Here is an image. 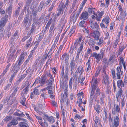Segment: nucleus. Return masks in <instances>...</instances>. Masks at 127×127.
I'll return each instance as SVG.
<instances>
[{
	"mask_svg": "<svg viewBox=\"0 0 127 127\" xmlns=\"http://www.w3.org/2000/svg\"><path fill=\"white\" fill-rule=\"evenodd\" d=\"M69 0H66L65 4L64 5V3L62 2L60 4L57 8L58 12L57 14L55 15V17L56 16L58 17L60 15L61 12H62V13H63L64 11V10H66L67 8Z\"/></svg>",
	"mask_w": 127,
	"mask_h": 127,
	"instance_id": "f257e3e1",
	"label": "nucleus"
},
{
	"mask_svg": "<svg viewBox=\"0 0 127 127\" xmlns=\"http://www.w3.org/2000/svg\"><path fill=\"white\" fill-rule=\"evenodd\" d=\"M102 73L103 80H102V83L103 84L108 85L109 84V78L108 75L106 73L105 69L103 68L102 69Z\"/></svg>",
	"mask_w": 127,
	"mask_h": 127,
	"instance_id": "f03ea898",
	"label": "nucleus"
},
{
	"mask_svg": "<svg viewBox=\"0 0 127 127\" xmlns=\"http://www.w3.org/2000/svg\"><path fill=\"white\" fill-rule=\"evenodd\" d=\"M98 82L97 78H93L92 79L91 82V87H92V91L91 94V96H93L95 93V90L96 84Z\"/></svg>",
	"mask_w": 127,
	"mask_h": 127,
	"instance_id": "7ed1b4c3",
	"label": "nucleus"
},
{
	"mask_svg": "<svg viewBox=\"0 0 127 127\" xmlns=\"http://www.w3.org/2000/svg\"><path fill=\"white\" fill-rule=\"evenodd\" d=\"M24 57L23 55H20L17 61L13 66L14 69H16L19 70L20 68V65L23 62Z\"/></svg>",
	"mask_w": 127,
	"mask_h": 127,
	"instance_id": "20e7f679",
	"label": "nucleus"
},
{
	"mask_svg": "<svg viewBox=\"0 0 127 127\" xmlns=\"http://www.w3.org/2000/svg\"><path fill=\"white\" fill-rule=\"evenodd\" d=\"M100 89L99 88H97L95 94V96L96 97L99 96V97L100 101L102 103H104V100L105 97V95L103 93H101L100 91Z\"/></svg>",
	"mask_w": 127,
	"mask_h": 127,
	"instance_id": "39448f33",
	"label": "nucleus"
},
{
	"mask_svg": "<svg viewBox=\"0 0 127 127\" xmlns=\"http://www.w3.org/2000/svg\"><path fill=\"white\" fill-rule=\"evenodd\" d=\"M104 53L103 51L102 50L101 51V54H97L95 52H93L91 56L95 57L98 61H99L103 58Z\"/></svg>",
	"mask_w": 127,
	"mask_h": 127,
	"instance_id": "423d86ee",
	"label": "nucleus"
},
{
	"mask_svg": "<svg viewBox=\"0 0 127 127\" xmlns=\"http://www.w3.org/2000/svg\"><path fill=\"white\" fill-rule=\"evenodd\" d=\"M41 80H39V78H37L36 79L35 82H34L33 85L35 83L37 80H39V83H40L41 86H42L45 83H47V80L46 78L45 75H43L41 77Z\"/></svg>",
	"mask_w": 127,
	"mask_h": 127,
	"instance_id": "0eeeda50",
	"label": "nucleus"
},
{
	"mask_svg": "<svg viewBox=\"0 0 127 127\" xmlns=\"http://www.w3.org/2000/svg\"><path fill=\"white\" fill-rule=\"evenodd\" d=\"M9 16L6 14L1 19L0 21V27H3L5 25L8 20Z\"/></svg>",
	"mask_w": 127,
	"mask_h": 127,
	"instance_id": "6e6552de",
	"label": "nucleus"
},
{
	"mask_svg": "<svg viewBox=\"0 0 127 127\" xmlns=\"http://www.w3.org/2000/svg\"><path fill=\"white\" fill-rule=\"evenodd\" d=\"M64 66H63L62 69V71L61 74V78H62V80L65 78V81L67 80L68 75V73H65V74L64 75Z\"/></svg>",
	"mask_w": 127,
	"mask_h": 127,
	"instance_id": "1a4fd4ad",
	"label": "nucleus"
},
{
	"mask_svg": "<svg viewBox=\"0 0 127 127\" xmlns=\"http://www.w3.org/2000/svg\"><path fill=\"white\" fill-rule=\"evenodd\" d=\"M119 120L118 117L117 116H116V118L114 120V123H112V126H111L110 127H118V126L119 125Z\"/></svg>",
	"mask_w": 127,
	"mask_h": 127,
	"instance_id": "9d476101",
	"label": "nucleus"
},
{
	"mask_svg": "<svg viewBox=\"0 0 127 127\" xmlns=\"http://www.w3.org/2000/svg\"><path fill=\"white\" fill-rule=\"evenodd\" d=\"M88 13L87 11H85L82 13L80 19H81L86 20L88 18Z\"/></svg>",
	"mask_w": 127,
	"mask_h": 127,
	"instance_id": "9b49d317",
	"label": "nucleus"
},
{
	"mask_svg": "<svg viewBox=\"0 0 127 127\" xmlns=\"http://www.w3.org/2000/svg\"><path fill=\"white\" fill-rule=\"evenodd\" d=\"M55 24L54 23L52 24L51 25L49 30L50 36H52L53 35L55 29Z\"/></svg>",
	"mask_w": 127,
	"mask_h": 127,
	"instance_id": "f8f14e48",
	"label": "nucleus"
},
{
	"mask_svg": "<svg viewBox=\"0 0 127 127\" xmlns=\"http://www.w3.org/2000/svg\"><path fill=\"white\" fill-rule=\"evenodd\" d=\"M125 84L122 80H119L117 82V86L120 89L124 87Z\"/></svg>",
	"mask_w": 127,
	"mask_h": 127,
	"instance_id": "ddd939ff",
	"label": "nucleus"
},
{
	"mask_svg": "<svg viewBox=\"0 0 127 127\" xmlns=\"http://www.w3.org/2000/svg\"><path fill=\"white\" fill-rule=\"evenodd\" d=\"M92 36H94V38L95 40H98L99 38V33L98 31H96L94 32L93 33L91 34Z\"/></svg>",
	"mask_w": 127,
	"mask_h": 127,
	"instance_id": "4468645a",
	"label": "nucleus"
},
{
	"mask_svg": "<svg viewBox=\"0 0 127 127\" xmlns=\"http://www.w3.org/2000/svg\"><path fill=\"white\" fill-rule=\"evenodd\" d=\"M12 5L11 4H10L6 10V13H8L10 16V15L12 13Z\"/></svg>",
	"mask_w": 127,
	"mask_h": 127,
	"instance_id": "2eb2a0df",
	"label": "nucleus"
},
{
	"mask_svg": "<svg viewBox=\"0 0 127 127\" xmlns=\"http://www.w3.org/2000/svg\"><path fill=\"white\" fill-rule=\"evenodd\" d=\"M19 88V87H18L17 86H14L12 88L13 90V92L10 96H12V97L16 95L17 91Z\"/></svg>",
	"mask_w": 127,
	"mask_h": 127,
	"instance_id": "dca6fc26",
	"label": "nucleus"
},
{
	"mask_svg": "<svg viewBox=\"0 0 127 127\" xmlns=\"http://www.w3.org/2000/svg\"><path fill=\"white\" fill-rule=\"evenodd\" d=\"M60 87L61 88H62L64 89V88H65L68 87V85L67 83L65 82H64L63 80H61L60 81Z\"/></svg>",
	"mask_w": 127,
	"mask_h": 127,
	"instance_id": "f3484780",
	"label": "nucleus"
},
{
	"mask_svg": "<svg viewBox=\"0 0 127 127\" xmlns=\"http://www.w3.org/2000/svg\"><path fill=\"white\" fill-rule=\"evenodd\" d=\"M31 21L29 20V18L28 16H27L24 18V20L23 22V26H26L27 24L28 23V21L29 22H31Z\"/></svg>",
	"mask_w": 127,
	"mask_h": 127,
	"instance_id": "a211bd4d",
	"label": "nucleus"
},
{
	"mask_svg": "<svg viewBox=\"0 0 127 127\" xmlns=\"http://www.w3.org/2000/svg\"><path fill=\"white\" fill-rule=\"evenodd\" d=\"M45 116L46 117V119L51 123L52 124L55 122V120L53 117H49L47 115H45Z\"/></svg>",
	"mask_w": 127,
	"mask_h": 127,
	"instance_id": "6ab92c4d",
	"label": "nucleus"
},
{
	"mask_svg": "<svg viewBox=\"0 0 127 127\" xmlns=\"http://www.w3.org/2000/svg\"><path fill=\"white\" fill-rule=\"evenodd\" d=\"M83 71L84 70L82 66L80 65L77 68L76 72L78 73L80 75H81Z\"/></svg>",
	"mask_w": 127,
	"mask_h": 127,
	"instance_id": "aec40b11",
	"label": "nucleus"
},
{
	"mask_svg": "<svg viewBox=\"0 0 127 127\" xmlns=\"http://www.w3.org/2000/svg\"><path fill=\"white\" fill-rule=\"evenodd\" d=\"M29 91V89L28 88H25L23 90V93L21 94V95L22 97L26 96V95H27V93Z\"/></svg>",
	"mask_w": 127,
	"mask_h": 127,
	"instance_id": "412c9836",
	"label": "nucleus"
},
{
	"mask_svg": "<svg viewBox=\"0 0 127 127\" xmlns=\"http://www.w3.org/2000/svg\"><path fill=\"white\" fill-rule=\"evenodd\" d=\"M95 9V8H89L88 9V11L90 14H93L95 15H96V14L94 10Z\"/></svg>",
	"mask_w": 127,
	"mask_h": 127,
	"instance_id": "4be33fe9",
	"label": "nucleus"
},
{
	"mask_svg": "<svg viewBox=\"0 0 127 127\" xmlns=\"http://www.w3.org/2000/svg\"><path fill=\"white\" fill-rule=\"evenodd\" d=\"M44 5V2L43 1H41L40 3V4L39 5L37 10V11L40 12L41 11Z\"/></svg>",
	"mask_w": 127,
	"mask_h": 127,
	"instance_id": "5701e85b",
	"label": "nucleus"
},
{
	"mask_svg": "<svg viewBox=\"0 0 127 127\" xmlns=\"http://www.w3.org/2000/svg\"><path fill=\"white\" fill-rule=\"evenodd\" d=\"M83 43L81 42V43L80 46L78 50L77 51V55H79L80 53L82 51L83 47Z\"/></svg>",
	"mask_w": 127,
	"mask_h": 127,
	"instance_id": "b1692460",
	"label": "nucleus"
},
{
	"mask_svg": "<svg viewBox=\"0 0 127 127\" xmlns=\"http://www.w3.org/2000/svg\"><path fill=\"white\" fill-rule=\"evenodd\" d=\"M19 126L20 127H29L28 125L26 123L23 122L19 123Z\"/></svg>",
	"mask_w": 127,
	"mask_h": 127,
	"instance_id": "393cba45",
	"label": "nucleus"
},
{
	"mask_svg": "<svg viewBox=\"0 0 127 127\" xmlns=\"http://www.w3.org/2000/svg\"><path fill=\"white\" fill-rule=\"evenodd\" d=\"M29 6L28 5H27V4H26V5H25V6L24 7V9L23 10V12H22V14H24V12H26V9H27V12L28 13L29 12Z\"/></svg>",
	"mask_w": 127,
	"mask_h": 127,
	"instance_id": "a878e982",
	"label": "nucleus"
},
{
	"mask_svg": "<svg viewBox=\"0 0 127 127\" xmlns=\"http://www.w3.org/2000/svg\"><path fill=\"white\" fill-rule=\"evenodd\" d=\"M32 38L31 36L29 39L28 40L26 44V47L28 48L30 46L31 42L32 40Z\"/></svg>",
	"mask_w": 127,
	"mask_h": 127,
	"instance_id": "bb28decb",
	"label": "nucleus"
},
{
	"mask_svg": "<svg viewBox=\"0 0 127 127\" xmlns=\"http://www.w3.org/2000/svg\"><path fill=\"white\" fill-rule=\"evenodd\" d=\"M82 38H80L78 40H76L74 44V47L76 48L78 46V44L81 41Z\"/></svg>",
	"mask_w": 127,
	"mask_h": 127,
	"instance_id": "cd10ccee",
	"label": "nucleus"
},
{
	"mask_svg": "<svg viewBox=\"0 0 127 127\" xmlns=\"http://www.w3.org/2000/svg\"><path fill=\"white\" fill-rule=\"evenodd\" d=\"M54 78L53 77L50 78L48 80V85H52V84L53 82L54 81Z\"/></svg>",
	"mask_w": 127,
	"mask_h": 127,
	"instance_id": "c85d7f7f",
	"label": "nucleus"
},
{
	"mask_svg": "<svg viewBox=\"0 0 127 127\" xmlns=\"http://www.w3.org/2000/svg\"><path fill=\"white\" fill-rule=\"evenodd\" d=\"M94 120L95 123L96 124H100V121L99 118L97 117L96 116L95 117V118L94 119Z\"/></svg>",
	"mask_w": 127,
	"mask_h": 127,
	"instance_id": "c756f323",
	"label": "nucleus"
},
{
	"mask_svg": "<svg viewBox=\"0 0 127 127\" xmlns=\"http://www.w3.org/2000/svg\"><path fill=\"white\" fill-rule=\"evenodd\" d=\"M35 28V27L34 26H32L31 29L29 31L28 33V36L29 35V36H30V35L31 33H32L34 31V29Z\"/></svg>",
	"mask_w": 127,
	"mask_h": 127,
	"instance_id": "7c9ffc66",
	"label": "nucleus"
},
{
	"mask_svg": "<svg viewBox=\"0 0 127 127\" xmlns=\"http://www.w3.org/2000/svg\"><path fill=\"white\" fill-rule=\"evenodd\" d=\"M12 118V117L11 116H7L3 119V120L5 122H7L10 120Z\"/></svg>",
	"mask_w": 127,
	"mask_h": 127,
	"instance_id": "2f4dec72",
	"label": "nucleus"
},
{
	"mask_svg": "<svg viewBox=\"0 0 127 127\" xmlns=\"http://www.w3.org/2000/svg\"><path fill=\"white\" fill-rule=\"evenodd\" d=\"M12 70L14 71L15 72L11 76V77L12 78H14L15 77L16 74L17 73L18 70H17L16 69H14V67L13 68Z\"/></svg>",
	"mask_w": 127,
	"mask_h": 127,
	"instance_id": "473e14b6",
	"label": "nucleus"
},
{
	"mask_svg": "<svg viewBox=\"0 0 127 127\" xmlns=\"http://www.w3.org/2000/svg\"><path fill=\"white\" fill-rule=\"evenodd\" d=\"M96 44L98 45L101 46L103 44V39L100 38L99 39V42L96 43Z\"/></svg>",
	"mask_w": 127,
	"mask_h": 127,
	"instance_id": "72a5a7b5",
	"label": "nucleus"
},
{
	"mask_svg": "<svg viewBox=\"0 0 127 127\" xmlns=\"http://www.w3.org/2000/svg\"><path fill=\"white\" fill-rule=\"evenodd\" d=\"M11 84L9 83L8 84L4 87V90L5 91H8L10 88Z\"/></svg>",
	"mask_w": 127,
	"mask_h": 127,
	"instance_id": "f704fd0d",
	"label": "nucleus"
},
{
	"mask_svg": "<svg viewBox=\"0 0 127 127\" xmlns=\"http://www.w3.org/2000/svg\"><path fill=\"white\" fill-rule=\"evenodd\" d=\"M33 90V92L34 94L36 95H38L39 94V92L38 89L35 88Z\"/></svg>",
	"mask_w": 127,
	"mask_h": 127,
	"instance_id": "c9c22d12",
	"label": "nucleus"
},
{
	"mask_svg": "<svg viewBox=\"0 0 127 127\" xmlns=\"http://www.w3.org/2000/svg\"><path fill=\"white\" fill-rule=\"evenodd\" d=\"M119 38L117 39L115 41L114 45H113V47L114 48H115L118 44V42L119 41Z\"/></svg>",
	"mask_w": 127,
	"mask_h": 127,
	"instance_id": "e433bc0d",
	"label": "nucleus"
},
{
	"mask_svg": "<svg viewBox=\"0 0 127 127\" xmlns=\"http://www.w3.org/2000/svg\"><path fill=\"white\" fill-rule=\"evenodd\" d=\"M77 18L76 17H75V15L74 14L72 16L71 20V21H73V23H74L76 21Z\"/></svg>",
	"mask_w": 127,
	"mask_h": 127,
	"instance_id": "4c0bfd02",
	"label": "nucleus"
},
{
	"mask_svg": "<svg viewBox=\"0 0 127 127\" xmlns=\"http://www.w3.org/2000/svg\"><path fill=\"white\" fill-rule=\"evenodd\" d=\"M12 27V24L9 23L6 29V32H10V30Z\"/></svg>",
	"mask_w": 127,
	"mask_h": 127,
	"instance_id": "58836bf2",
	"label": "nucleus"
},
{
	"mask_svg": "<svg viewBox=\"0 0 127 127\" xmlns=\"http://www.w3.org/2000/svg\"><path fill=\"white\" fill-rule=\"evenodd\" d=\"M57 45L54 43L52 46L51 49L48 53V54L51 52L55 48H56L57 47Z\"/></svg>",
	"mask_w": 127,
	"mask_h": 127,
	"instance_id": "ea45409f",
	"label": "nucleus"
},
{
	"mask_svg": "<svg viewBox=\"0 0 127 127\" xmlns=\"http://www.w3.org/2000/svg\"><path fill=\"white\" fill-rule=\"evenodd\" d=\"M11 122L13 125H16L18 124V121L15 119H14L11 121Z\"/></svg>",
	"mask_w": 127,
	"mask_h": 127,
	"instance_id": "a19ab883",
	"label": "nucleus"
},
{
	"mask_svg": "<svg viewBox=\"0 0 127 127\" xmlns=\"http://www.w3.org/2000/svg\"><path fill=\"white\" fill-rule=\"evenodd\" d=\"M123 91L122 90V88H120L117 92L116 94H118V95L121 96L122 93H123Z\"/></svg>",
	"mask_w": 127,
	"mask_h": 127,
	"instance_id": "79ce46f5",
	"label": "nucleus"
},
{
	"mask_svg": "<svg viewBox=\"0 0 127 127\" xmlns=\"http://www.w3.org/2000/svg\"><path fill=\"white\" fill-rule=\"evenodd\" d=\"M44 34L43 33V31L42 32L40 33L39 36L38 37V40L39 41H41L43 38Z\"/></svg>",
	"mask_w": 127,
	"mask_h": 127,
	"instance_id": "37998d69",
	"label": "nucleus"
},
{
	"mask_svg": "<svg viewBox=\"0 0 127 127\" xmlns=\"http://www.w3.org/2000/svg\"><path fill=\"white\" fill-rule=\"evenodd\" d=\"M95 42L91 39H89L88 42V44L91 45H92L95 44Z\"/></svg>",
	"mask_w": 127,
	"mask_h": 127,
	"instance_id": "c03bdc74",
	"label": "nucleus"
},
{
	"mask_svg": "<svg viewBox=\"0 0 127 127\" xmlns=\"http://www.w3.org/2000/svg\"><path fill=\"white\" fill-rule=\"evenodd\" d=\"M60 36V35L59 34H58L56 37V39L55 40L54 43V44L57 45V42L58 41Z\"/></svg>",
	"mask_w": 127,
	"mask_h": 127,
	"instance_id": "a18cd8bd",
	"label": "nucleus"
},
{
	"mask_svg": "<svg viewBox=\"0 0 127 127\" xmlns=\"http://www.w3.org/2000/svg\"><path fill=\"white\" fill-rule=\"evenodd\" d=\"M20 10V8L18 7L15 11V16L17 17L19 15V12Z\"/></svg>",
	"mask_w": 127,
	"mask_h": 127,
	"instance_id": "49530a36",
	"label": "nucleus"
},
{
	"mask_svg": "<svg viewBox=\"0 0 127 127\" xmlns=\"http://www.w3.org/2000/svg\"><path fill=\"white\" fill-rule=\"evenodd\" d=\"M34 110L37 113H38L39 112H41V113H42L41 112V111L40 110V108H39L38 107H36L35 106H34Z\"/></svg>",
	"mask_w": 127,
	"mask_h": 127,
	"instance_id": "de8ad7c7",
	"label": "nucleus"
},
{
	"mask_svg": "<svg viewBox=\"0 0 127 127\" xmlns=\"http://www.w3.org/2000/svg\"><path fill=\"white\" fill-rule=\"evenodd\" d=\"M85 23V21L84 20L81 21L79 23V24L80 26L82 27H85L84 24Z\"/></svg>",
	"mask_w": 127,
	"mask_h": 127,
	"instance_id": "09e8293b",
	"label": "nucleus"
},
{
	"mask_svg": "<svg viewBox=\"0 0 127 127\" xmlns=\"http://www.w3.org/2000/svg\"><path fill=\"white\" fill-rule=\"evenodd\" d=\"M46 93H43L41 94L40 96H42L44 99V100L47 98V97H46Z\"/></svg>",
	"mask_w": 127,
	"mask_h": 127,
	"instance_id": "8fccbe9b",
	"label": "nucleus"
},
{
	"mask_svg": "<svg viewBox=\"0 0 127 127\" xmlns=\"http://www.w3.org/2000/svg\"><path fill=\"white\" fill-rule=\"evenodd\" d=\"M112 74L113 76V77L114 79H116V77L115 75V70H113L112 72Z\"/></svg>",
	"mask_w": 127,
	"mask_h": 127,
	"instance_id": "3c124183",
	"label": "nucleus"
},
{
	"mask_svg": "<svg viewBox=\"0 0 127 127\" xmlns=\"http://www.w3.org/2000/svg\"><path fill=\"white\" fill-rule=\"evenodd\" d=\"M72 78H71L70 79L69 82V87L70 89L72 88Z\"/></svg>",
	"mask_w": 127,
	"mask_h": 127,
	"instance_id": "603ef678",
	"label": "nucleus"
},
{
	"mask_svg": "<svg viewBox=\"0 0 127 127\" xmlns=\"http://www.w3.org/2000/svg\"><path fill=\"white\" fill-rule=\"evenodd\" d=\"M16 50L17 48H15L14 50H13V51H12V52L10 55V58L11 57L12 58V57H13L14 53L16 51Z\"/></svg>",
	"mask_w": 127,
	"mask_h": 127,
	"instance_id": "864d4df0",
	"label": "nucleus"
},
{
	"mask_svg": "<svg viewBox=\"0 0 127 127\" xmlns=\"http://www.w3.org/2000/svg\"><path fill=\"white\" fill-rule=\"evenodd\" d=\"M115 109L116 111L118 113L120 112V108L119 107V105H117L115 108Z\"/></svg>",
	"mask_w": 127,
	"mask_h": 127,
	"instance_id": "5fc2aeb1",
	"label": "nucleus"
},
{
	"mask_svg": "<svg viewBox=\"0 0 127 127\" xmlns=\"http://www.w3.org/2000/svg\"><path fill=\"white\" fill-rule=\"evenodd\" d=\"M121 97V96L118 95V94H116V97L117 101L119 102L120 100Z\"/></svg>",
	"mask_w": 127,
	"mask_h": 127,
	"instance_id": "6e6d98bb",
	"label": "nucleus"
},
{
	"mask_svg": "<svg viewBox=\"0 0 127 127\" xmlns=\"http://www.w3.org/2000/svg\"><path fill=\"white\" fill-rule=\"evenodd\" d=\"M22 80L21 79L19 78L18 80L14 84L15 85V86H17V85H18Z\"/></svg>",
	"mask_w": 127,
	"mask_h": 127,
	"instance_id": "4d7b16f0",
	"label": "nucleus"
},
{
	"mask_svg": "<svg viewBox=\"0 0 127 127\" xmlns=\"http://www.w3.org/2000/svg\"><path fill=\"white\" fill-rule=\"evenodd\" d=\"M61 52L57 51V52L56 53L55 55V58L57 59L59 56V53Z\"/></svg>",
	"mask_w": 127,
	"mask_h": 127,
	"instance_id": "13d9d810",
	"label": "nucleus"
},
{
	"mask_svg": "<svg viewBox=\"0 0 127 127\" xmlns=\"http://www.w3.org/2000/svg\"><path fill=\"white\" fill-rule=\"evenodd\" d=\"M105 7H107L110 2V0H105Z\"/></svg>",
	"mask_w": 127,
	"mask_h": 127,
	"instance_id": "bf43d9fd",
	"label": "nucleus"
},
{
	"mask_svg": "<svg viewBox=\"0 0 127 127\" xmlns=\"http://www.w3.org/2000/svg\"><path fill=\"white\" fill-rule=\"evenodd\" d=\"M102 62L105 65H108V64L107 59L106 58H104Z\"/></svg>",
	"mask_w": 127,
	"mask_h": 127,
	"instance_id": "052dcab7",
	"label": "nucleus"
},
{
	"mask_svg": "<svg viewBox=\"0 0 127 127\" xmlns=\"http://www.w3.org/2000/svg\"><path fill=\"white\" fill-rule=\"evenodd\" d=\"M25 83L26 84V88H27L28 89H29V85L31 84V83L29 82L28 81H27Z\"/></svg>",
	"mask_w": 127,
	"mask_h": 127,
	"instance_id": "680f3d73",
	"label": "nucleus"
},
{
	"mask_svg": "<svg viewBox=\"0 0 127 127\" xmlns=\"http://www.w3.org/2000/svg\"><path fill=\"white\" fill-rule=\"evenodd\" d=\"M70 66H75V64L73 60H72L70 64Z\"/></svg>",
	"mask_w": 127,
	"mask_h": 127,
	"instance_id": "e2e57ef3",
	"label": "nucleus"
},
{
	"mask_svg": "<svg viewBox=\"0 0 127 127\" xmlns=\"http://www.w3.org/2000/svg\"><path fill=\"white\" fill-rule=\"evenodd\" d=\"M96 28V29L97 30H98L99 29L98 25L97 23L96 22H95L94 24V28Z\"/></svg>",
	"mask_w": 127,
	"mask_h": 127,
	"instance_id": "0e129e2a",
	"label": "nucleus"
},
{
	"mask_svg": "<svg viewBox=\"0 0 127 127\" xmlns=\"http://www.w3.org/2000/svg\"><path fill=\"white\" fill-rule=\"evenodd\" d=\"M30 60V58H29L27 60H26L23 64V66H26Z\"/></svg>",
	"mask_w": 127,
	"mask_h": 127,
	"instance_id": "69168bd1",
	"label": "nucleus"
},
{
	"mask_svg": "<svg viewBox=\"0 0 127 127\" xmlns=\"http://www.w3.org/2000/svg\"><path fill=\"white\" fill-rule=\"evenodd\" d=\"M87 72H89V71L91 70V67L90 64L87 65Z\"/></svg>",
	"mask_w": 127,
	"mask_h": 127,
	"instance_id": "338daca9",
	"label": "nucleus"
},
{
	"mask_svg": "<svg viewBox=\"0 0 127 127\" xmlns=\"http://www.w3.org/2000/svg\"><path fill=\"white\" fill-rule=\"evenodd\" d=\"M32 0H27L26 2V4L30 6Z\"/></svg>",
	"mask_w": 127,
	"mask_h": 127,
	"instance_id": "774afa93",
	"label": "nucleus"
}]
</instances>
